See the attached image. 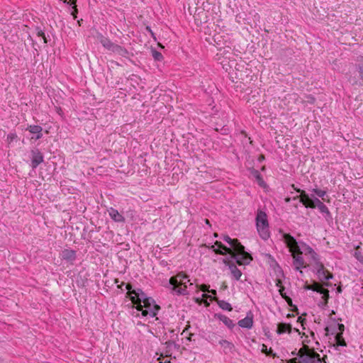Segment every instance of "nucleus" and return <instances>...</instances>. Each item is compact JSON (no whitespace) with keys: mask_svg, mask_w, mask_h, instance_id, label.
Returning <instances> with one entry per match:
<instances>
[{"mask_svg":"<svg viewBox=\"0 0 363 363\" xmlns=\"http://www.w3.org/2000/svg\"><path fill=\"white\" fill-rule=\"evenodd\" d=\"M298 363H321L320 354L316 352L303 354L299 358Z\"/></svg>","mask_w":363,"mask_h":363,"instance_id":"423d86ee","label":"nucleus"},{"mask_svg":"<svg viewBox=\"0 0 363 363\" xmlns=\"http://www.w3.org/2000/svg\"><path fill=\"white\" fill-rule=\"evenodd\" d=\"M357 63L355 65L357 71L359 74L360 79L363 81V57L359 56L357 58Z\"/></svg>","mask_w":363,"mask_h":363,"instance_id":"412c9836","label":"nucleus"},{"mask_svg":"<svg viewBox=\"0 0 363 363\" xmlns=\"http://www.w3.org/2000/svg\"><path fill=\"white\" fill-rule=\"evenodd\" d=\"M277 284V286H279V287H280V288L282 286H281V280H280V279H277V284Z\"/></svg>","mask_w":363,"mask_h":363,"instance_id":"09e8293b","label":"nucleus"},{"mask_svg":"<svg viewBox=\"0 0 363 363\" xmlns=\"http://www.w3.org/2000/svg\"><path fill=\"white\" fill-rule=\"evenodd\" d=\"M223 262L225 265L228 266L232 275L236 280H239L242 276L241 271L236 267V265L230 260L223 259Z\"/></svg>","mask_w":363,"mask_h":363,"instance_id":"9d476101","label":"nucleus"},{"mask_svg":"<svg viewBox=\"0 0 363 363\" xmlns=\"http://www.w3.org/2000/svg\"><path fill=\"white\" fill-rule=\"evenodd\" d=\"M313 191L318 196H319V197L322 198L323 200H325L324 196L326 194V191H323V190H321V189H313Z\"/></svg>","mask_w":363,"mask_h":363,"instance_id":"2f4dec72","label":"nucleus"},{"mask_svg":"<svg viewBox=\"0 0 363 363\" xmlns=\"http://www.w3.org/2000/svg\"><path fill=\"white\" fill-rule=\"evenodd\" d=\"M325 330H326L327 332L328 331V327H326V328H325Z\"/></svg>","mask_w":363,"mask_h":363,"instance_id":"052dcab7","label":"nucleus"},{"mask_svg":"<svg viewBox=\"0 0 363 363\" xmlns=\"http://www.w3.org/2000/svg\"><path fill=\"white\" fill-rule=\"evenodd\" d=\"M349 80H350V82L352 83L353 85L358 84V81L357 80V79L355 77L350 78Z\"/></svg>","mask_w":363,"mask_h":363,"instance_id":"c03bdc74","label":"nucleus"},{"mask_svg":"<svg viewBox=\"0 0 363 363\" xmlns=\"http://www.w3.org/2000/svg\"><path fill=\"white\" fill-rule=\"evenodd\" d=\"M37 35L43 38L44 43H47V38L44 32L40 28H37Z\"/></svg>","mask_w":363,"mask_h":363,"instance_id":"473e14b6","label":"nucleus"},{"mask_svg":"<svg viewBox=\"0 0 363 363\" xmlns=\"http://www.w3.org/2000/svg\"><path fill=\"white\" fill-rule=\"evenodd\" d=\"M292 316H294V315H291V314H290V313H289V314L287 315V317H292Z\"/></svg>","mask_w":363,"mask_h":363,"instance_id":"13d9d810","label":"nucleus"},{"mask_svg":"<svg viewBox=\"0 0 363 363\" xmlns=\"http://www.w3.org/2000/svg\"><path fill=\"white\" fill-rule=\"evenodd\" d=\"M143 303L145 308L147 310L152 309L153 306L152 307V304H155L154 300L150 297H147V298H145V301H143Z\"/></svg>","mask_w":363,"mask_h":363,"instance_id":"bb28decb","label":"nucleus"},{"mask_svg":"<svg viewBox=\"0 0 363 363\" xmlns=\"http://www.w3.org/2000/svg\"><path fill=\"white\" fill-rule=\"evenodd\" d=\"M283 238L293 257L295 269L299 270L301 274H303L301 269L306 267V266L304 265L303 258L301 257L303 252L301 250L297 241L292 235L288 233H284Z\"/></svg>","mask_w":363,"mask_h":363,"instance_id":"f03ea898","label":"nucleus"},{"mask_svg":"<svg viewBox=\"0 0 363 363\" xmlns=\"http://www.w3.org/2000/svg\"><path fill=\"white\" fill-rule=\"evenodd\" d=\"M337 293H341L342 292V289L340 286H339L337 289Z\"/></svg>","mask_w":363,"mask_h":363,"instance_id":"864d4df0","label":"nucleus"},{"mask_svg":"<svg viewBox=\"0 0 363 363\" xmlns=\"http://www.w3.org/2000/svg\"><path fill=\"white\" fill-rule=\"evenodd\" d=\"M337 327L340 331L338 333H341V335H342L345 330V325L342 323H338Z\"/></svg>","mask_w":363,"mask_h":363,"instance_id":"4c0bfd02","label":"nucleus"},{"mask_svg":"<svg viewBox=\"0 0 363 363\" xmlns=\"http://www.w3.org/2000/svg\"><path fill=\"white\" fill-rule=\"evenodd\" d=\"M224 241L228 242L232 248L224 245L221 242L216 241L215 245L219 249H213V251L218 255L229 254L231 257L236 260L238 265H245L250 264L252 260V255L245 250V247L239 242L238 239H232L228 235L223 238Z\"/></svg>","mask_w":363,"mask_h":363,"instance_id":"f257e3e1","label":"nucleus"},{"mask_svg":"<svg viewBox=\"0 0 363 363\" xmlns=\"http://www.w3.org/2000/svg\"><path fill=\"white\" fill-rule=\"evenodd\" d=\"M26 130H28L30 133L33 134H40V132L43 130V128L40 125H31L28 126Z\"/></svg>","mask_w":363,"mask_h":363,"instance_id":"b1692460","label":"nucleus"},{"mask_svg":"<svg viewBox=\"0 0 363 363\" xmlns=\"http://www.w3.org/2000/svg\"><path fill=\"white\" fill-rule=\"evenodd\" d=\"M208 292L211 293L213 295H216V291L215 289H211V290L208 289Z\"/></svg>","mask_w":363,"mask_h":363,"instance_id":"8fccbe9b","label":"nucleus"},{"mask_svg":"<svg viewBox=\"0 0 363 363\" xmlns=\"http://www.w3.org/2000/svg\"><path fill=\"white\" fill-rule=\"evenodd\" d=\"M111 51L122 57H128V51L125 48H123L118 45L115 44Z\"/></svg>","mask_w":363,"mask_h":363,"instance_id":"6ab92c4d","label":"nucleus"},{"mask_svg":"<svg viewBox=\"0 0 363 363\" xmlns=\"http://www.w3.org/2000/svg\"><path fill=\"white\" fill-rule=\"evenodd\" d=\"M208 288H209V286L208 285H206V284H201L200 286V289L203 291V292H206V291H208Z\"/></svg>","mask_w":363,"mask_h":363,"instance_id":"ea45409f","label":"nucleus"},{"mask_svg":"<svg viewBox=\"0 0 363 363\" xmlns=\"http://www.w3.org/2000/svg\"><path fill=\"white\" fill-rule=\"evenodd\" d=\"M142 302L137 303L135 305V308L138 311H140L142 312V315L143 316L150 315V317H155L157 315V311L160 310V306L157 304H153V308L152 309H143L145 308L144 305L141 304Z\"/></svg>","mask_w":363,"mask_h":363,"instance_id":"0eeeda50","label":"nucleus"},{"mask_svg":"<svg viewBox=\"0 0 363 363\" xmlns=\"http://www.w3.org/2000/svg\"><path fill=\"white\" fill-rule=\"evenodd\" d=\"M62 258L68 262H73L76 259V252L73 250L65 249L61 253Z\"/></svg>","mask_w":363,"mask_h":363,"instance_id":"f8f14e48","label":"nucleus"},{"mask_svg":"<svg viewBox=\"0 0 363 363\" xmlns=\"http://www.w3.org/2000/svg\"><path fill=\"white\" fill-rule=\"evenodd\" d=\"M292 330V326L289 323H281L277 325V333L278 334H283L286 332L291 333Z\"/></svg>","mask_w":363,"mask_h":363,"instance_id":"f3484780","label":"nucleus"},{"mask_svg":"<svg viewBox=\"0 0 363 363\" xmlns=\"http://www.w3.org/2000/svg\"><path fill=\"white\" fill-rule=\"evenodd\" d=\"M238 325L243 328L250 329L253 325L252 317H245L238 323Z\"/></svg>","mask_w":363,"mask_h":363,"instance_id":"a211bd4d","label":"nucleus"},{"mask_svg":"<svg viewBox=\"0 0 363 363\" xmlns=\"http://www.w3.org/2000/svg\"><path fill=\"white\" fill-rule=\"evenodd\" d=\"M68 4H70L71 6H77L76 5V3H77V0H69L68 1Z\"/></svg>","mask_w":363,"mask_h":363,"instance_id":"49530a36","label":"nucleus"},{"mask_svg":"<svg viewBox=\"0 0 363 363\" xmlns=\"http://www.w3.org/2000/svg\"><path fill=\"white\" fill-rule=\"evenodd\" d=\"M299 357H294L289 360L288 363H298Z\"/></svg>","mask_w":363,"mask_h":363,"instance_id":"37998d69","label":"nucleus"},{"mask_svg":"<svg viewBox=\"0 0 363 363\" xmlns=\"http://www.w3.org/2000/svg\"><path fill=\"white\" fill-rule=\"evenodd\" d=\"M17 138V135L16 133H9L8 135H7V141L8 143L10 144L13 142V140H15L16 138Z\"/></svg>","mask_w":363,"mask_h":363,"instance_id":"72a5a7b5","label":"nucleus"},{"mask_svg":"<svg viewBox=\"0 0 363 363\" xmlns=\"http://www.w3.org/2000/svg\"><path fill=\"white\" fill-rule=\"evenodd\" d=\"M355 257L360 262H363V257L360 253L355 252Z\"/></svg>","mask_w":363,"mask_h":363,"instance_id":"79ce46f5","label":"nucleus"},{"mask_svg":"<svg viewBox=\"0 0 363 363\" xmlns=\"http://www.w3.org/2000/svg\"><path fill=\"white\" fill-rule=\"evenodd\" d=\"M302 252L306 255H310L314 263L319 260L318 254L310 246L305 245Z\"/></svg>","mask_w":363,"mask_h":363,"instance_id":"2eb2a0df","label":"nucleus"},{"mask_svg":"<svg viewBox=\"0 0 363 363\" xmlns=\"http://www.w3.org/2000/svg\"><path fill=\"white\" fill-rule=\"evenodd\" d=\"M298 321L300 322L303 325V322L305 321V319L302 318L301 317H298Z\"/></svg>","mask_w":363,"mask_h":363,"instance_id":"3c124183","label":"nucleus"},{"mask_svg":"<svg viewBox=\"0 0 363 363\" xmlns=\"http://www.w3.org/2000/svg\"><path fill=\"white\" fill-rule=\"evenodd\" d=\"M131 294H134L135 296H130V300L133 304H136L137 303L142 302L147 298L146 294L143 291L140 289H133V291H130Z\"/></svg>","mask_w":363,"mask_h":363,"instance_id":"1a4fd4ad","label":"nucleus"},{"mask_svg":"<svg viewBox=\"0 0 363 363\" xmlns=\"http://www.w3.org/2000/svg\"><path fill=\"white\" fill-rule=\"evenodd\" d=\"M335 344L337 346H346L347 345L346 342H345V339L343 338L342 335H341V333H337L335 337Z\"/></svg>","mask_w":363,"mask_h":363,"instance_id":"393cba45","label":"nucleus"},{"mask_svg":"<svg viewBox=\"0 0 363 363\" xmlns=\"http://www.w3.org/2000/svg\"><path fill=\"white\" fill-rule=\"evenodd\" d=\"M257 230L259 236L264 240H267L269 236V223L267 216L265 212L259 211L256 216Z\"/></svg>","mask_w":363,"mask_h":363,"instance_id":"20e7f679","label":"nucleus"},{"mask_svg":"<svg viewBox=\"0 0 363 363\" xmlns=\"http://www.w3.org/2000/svg\"><path fill=\"white\" fill-rule=\"evenodd\" d=\"M320 294H323L322 298L324 300V305L326 306L330 298L329 291L327 289H324Z\"/></svg>","mask_w":363,"mask_h":363,"instance_id":"c85d7f7f","label":"nucleus"},{"mask_svg":"<svg viewBox=\"0 0 363 363\" xmlns=\"http://www.w3.org/2000/svg\"><path fill=\"white\" fill-rule=\"evenodd\" d=\"M320 359H321V362H323L326 363V362H325V359H327L326 355H325L323 358H320Z\"/></svg>","mask_w":363,"mask_h":363,"instance_id":"603ef678","label":"nucleus"},{"mask_svg":"<svg viewBox=\"0 0 363 363\" xmlns=\"http://www.w3.org/2000/svg\"><path fill=\"white\" fill-rule=\"evenodd\" d=\"M152 57H154V59L155 60L160 61L163 59V56L160 52H158L155 50H153L152 51Z\"/></svg>","mask_w":363,"mask_h":363,"instance_id":"7c9ffc66","label":"nucleus"},{"mask_svg":"<svg viewBox=\"0 0 363 363\" xmlns=\"http://www.w3.org/2000/svg\"><path fill=\"white\" fill-rule=\"evenodd\" d=\"M300 201L306 207L311 208H315V205L313 202V199L304 191H302L300 195Z\"/></svg>","mask_w":363,"mask_h":363,"instance_id":"9b49d317","label":"nucleus"},{"mask_svg":"<svg viewBox=\"0 0 363 363\" xmlns=\"http://www.w3.org/2000/svg\"><path fill=\"white\" fill-rule=\"evenodd\" d=\"M304 289H306V290H311V289H312L311 284H306L304 286Z\"/></svg>","mask_w":363,"mask_h":363,"instance_id":"de8ad7c7","label":"nucleus"},{"mask_svg":"<svg viewBox=\"0 0 363 363\" xmlns=\"http://www.w3.org/2000/svg\"><path fill=\"white\" fill-rule=\"evenodd\" d=\"M147 29H148V30H149V31L150 32V33H151L152 36H153V37H154V33H152V31L149 28H147Z\"/></svg>","mask_w":363,"mask_h":363,"instance_id":"6e6d98bb","label":"nucleus"},{"mask_svg":"<svg viewBox=\"0 0 363 363\" xmlns=\"http://www.w3.org/2000/svg\"><path fill=\"white\" fill-rule=\"evenodd\" d=\"M43 162V155L38 149L31 150V166L33 169L36 168Z\"/></svg>","mask_w":363,"mask_h":363,"instance_id":"6e6552de","label":"nucleus"},{"mask_svg":"<svg viewBox=\"0 0 363 363\" xmlns=\"http://www.w3.org/2000/svg\"><path fill=\"white\" fill-rule=\"evenodd\" d=\"M317 270V275L320 281L329 280L333 279V275L324 267V265L319 260L314 263Z\"/></svg>","mask_w":363,"mask_h":363,"instance_id":"39448f33","label":"nucleus"},{"mask_svg":"<svg viewBox=\"0 0 363 363\" xmlns=\"http://www.w3.org/2000/svg\"><path fill=\"white\" fill-rule=\"evenodd\" d=\"M220 321H222L228 328L232 329L235 324L233 320L225 315L218 314L216 315Z\"/></svg>","mask_w":363,"mask_h":363,"instance_id":"aec40b11","label":"nucleus"},{"mask_svg":"<svg viewBox=\"0 0 363 363\" xmlns=\"http://www.w3.org/2000/svg\"><path fill=\"white\" fill-rule=\"evenodd\" d=\"M205 222H206V224H208V225H211V224H210V221H209L208 219H206V220H205Z\"/></svg>","mask_w":363,"mask_h":363,"instance_id":"5fc2aeb1","label":"nucleus"},{"mask_svg":"<svg viewBox=\"0 0 363 363\" xmlns=\"http://www.w3.org/2000/svg\"><path fill=\"white\" fill-rule=\"evenodd\" d=\"M126 289L128 291V294L131 296L133 294H131L130 291H133L132 290V286L130 284H127L125 286Z\"/></svg>","mask_w":363,"mask_h":363,"instance_id":"58836bf2","label":"nucleus"},{"mask_svg":"<svg viewBox=\"0 0 363 363\" xmlns=\"http://www.w3.org/2000/svg\"><path fill=\"white\" fill-rule=\"evenodd\" d=\"M318 208L321 213H326L328 217H330V213L328 207L323 203H319Z\"/></svg>","mask_w":363,"mask_h":363,"instance_id":"c756f323","label":"nucleus"},{"mask_svg":"<svg viewBox=\"0 0 363 363\" xmlns=\"http://www.w3.org/2000/svg\"><path fill=\"white\" fill-rule=\"evenodd\" d=\"M313 202L314 205H315V208L316 207L318 208L319 203H323L318 198L313 199Z\"/></svg>","mask_w":363,"mask_h":363,"instance_id":"a19ab883","label":"nucleus"},{"mask_svg":"<svg viewBox=\"0 0 363 363\" xmlns=\"http://www.w3.org/2000/svg\"><path fill=\"white\" fill-rule=\"evenodd\" d=\"M108 213L111 218L116 222H124V217L116 210L111 208L108 210Z\"/></svg>","mask_w":363,"mask_h":363,"instance_id":"dca6fc26","label":"nucleus"},{"mask_svg":"<svg viewBox=\"0 0 363 363\" xmlns=\"http://www.w3.org/2000/svg\"><path fill=\"white\" fill-rule=\"evenodd\" d=\"M97 38L99 42L105 48L111 51L113 47L115 45L113 43H112L108 38L104 37L101 34H99Z\"/></svg>","mask_w":363,"mask_h":363,"instance_id":"4468645a","label":"nucleus"},{"mask_svg":"<svg viewBox=\"0 0 363 363\" xmlns=\"http://www.w3.org/2000/svg\"><path fill=\"white\" fill-rule=\"evenodd\" d=\"M311 290L313 291H316V292H318V293H320L321 291H323L324 289V288L323 287V286L317 282V281H313V284H311Z\"/></svg>","mask_w":363,"mask_h":363,"instance_id":"cd10ccee","label":"nucleus"},{"mask_svg":"<svg viewBox=\"0 0 363 363\" xmlns=\"http://www.w3.org/2000/svg\"><path fill=\"white\" fill-rule=\"evenodd\" d=\"M255 177L259 181V184L262 185V184L264 183V181L262 180V178L258 171H255Z\"/></svg>","mask_w":363,"mask_h":363,"instance_id":"c9c22d12","label":"nucleus"},{"mask_svg":"<svg viewBox=\"0 0 363 363\" xmlns=\"http://www.w3.org/2000/svg\"><path fill=\"white\" fill-rule=\"evenodd\" d=\"M262 352L266 353L267 355L275 356V354H274L272 353L273 351H272V348H270L269 350H267V346L264 345H263V347H262Z\"/></svg>","mask_w":363,"mask_h":363,"instance_id":"f704fd0d","label":"nucleus"},{"mask_svg":"<svg viewBox=\"0 0 363 363\" xmlns=\"http://www.w3.org/2000/svg\"><path fill=\"white\" fill-rule=\"evenodd\" d=\"M190 281L189 276L184 272H179L176 276L169 279V284L172 286V290L177 294H186V284Z\"/></svg>","mask_w":363,"mask_h":363,"instance_id":"7ed1b4c3","label":"nucleus"},{"mask_svg":"<svg viewBox=\"0 0 363 363\" xmlns=\"http://www.w3.org/2000/svg\"><path fill=\"white\" fill-rule=\"evenodd\" d=\"M218 342L225 350H227L225 352H231L234 348L233 344L226 340H220Z\"/></svg>","mask_w":363,"mask_h":363,"instance_id":"5701e85b","label":"nucleus"},{"mask_svg":"<svg viewBox=\"0 0 363 363\" xmlns=\"http://www.w3.org/2000/svg\"><path fill=\"white\" fill-rule=\"evenodd\" d=\"M73 11H72V15L73 16L74 18H77V14L78 13V9L77 8V6H72Z\"/></svg>","mask_w":363,"mask_h":363,"instance_id":"e433bc0d","label":"nucleus"},{"mask_svg":"<svg viewBox=\"0 0 363 363\" xmlns=\"http://www.w3.org/2000/svg\"><path fill=\"white\" fill-rule=\"evenodd\" d=\"M43 137L42 132H40V134H36L35 137H32V139H35V140L40 139Z\"/></svg>","mask_w":363,"mask_h":363,"instance_id":"a18cd8bd","label":"nucleus"},{"mask_svg":"<svg viewBox=\"0 0 363 363\" xmlns=\"http://www.w3.org/2000/svg\"><path fill=\"white\" fill-rule=\"evenodd\" d=\"M170 362L169 361H165L164 363H169ZM160 363H163V362H160Z\"/></svg>","mask_w":363,"mask_h":363,"instance_id":"bf43d9fd","label":"nucleus"},{"mask_svg":"<svg viewBox=\"0 0 363 363\" xmlns=\"http://www.w3.org/2000/svg\"><path fill=\"white\" fill-rule=\"evenodd\" d=\"M314 352H315L314 349H311L308 345H303L296 354L300 358L303 354H311Z\"/></svg>","mask_w":363,"mask_h":363,"instance_id":"4be33fe9","label":"nucleus"},{"mask_svg":"<svg viewBox=\"0 0 363 363\" xmlns=\"http://www.w3.org/2000/svg\"><path fill=\"white\" fill-rule=\"evenodd\" d=\"M158 45H159V47H160L161 48H164V46H163L161 43H158Z\"/></svg>","mask_w":363,"mask_h":363,"instance_id":"4d7b16f0","label":"nucleus"},{"mask_svg":"<svg viewBox=\"0 0 363 363\" xmlns=\"http://www.w3.org/2000/svg\"><path fill=\"white\" fill-rule=\"evenodd\" d=\"M203 296L210 298L211 301L212 300L216 301L217 302L218 305L219 306V307L223 310L228 311H231L233 310L231 305L225 301L219 300L216 297L212 298L211 296H206L204 294Z\"/></svg>","mask_w":363,"mask_h":363,"instance_id":"ddd939ff","label":"nucleus"},{"mask_svg":"<svg viewBox=\"0 0 363 363\" xmlns=\"http://www.w3.org/2000/svg\"><path fill=\"white\" fill-rule=\"evenodd\" d=\"M284 286H281V289H279V293L281 294V296H282V298L287 302V303L292 306V299L286 296V294L285 293H284Z\"/></svg>","mask_w":363,"mask_h":363,"instance_id":"a878e982","label":"nucleus"}]
</instances>
